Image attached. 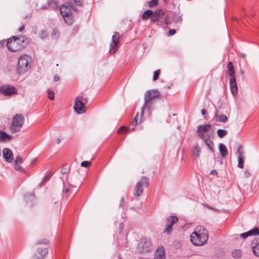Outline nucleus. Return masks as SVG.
Here are the masks:
<instances>
[{"label": "nucleus", "mask_w": 259, "mask_h": 259, "mask_svg": "<svg viewBox=\"0 0 259 259\" xmlns=\"http://www.w3.org/2000/svg\"><path fill=\"white\" fill-rule=\"evenodd\" d=\"M208 238L207 230L203 226H199L191 234L190 241L194 245L200 246L206 243Z\"/></svg>", "instance_id": "f257e3e1"}, {"label": "nucleus", "mask_w": 259, "mask_h": 259, "mask_svg": "<svg viewBox=\"0 0 259 259\" xmlns=\"http://www.w3.org/2000/svg\"><path fill=\"white\" fill-rule=\"evenodd\" d=\"M210 130H211V125L209 124L199 125L197 127V133L198 137L205 142L207 148L211 152L213 153V143L209 139L210 136L208 133Z\"/></svg>", "instance_id": "f03ea898"}, {"label": "nucleus", "mask_w": 259, "mask_h": 259, "mask_svg": "<svg viewBox=\"0 0 259 259\" xmlns=\"http://www.w3.org/2000/svg\"><path fill=\"white\" fill-rule=\"evenodd\" d=\"M24 44H27V39L23 38L21 40L19 37L12 36L7 40V46L10 51L17 52L24 48Z\"/></svg>", "instance_id": "7ed1b4c3"}, {"label": "nucleus", "mask_w": 259, "mask_h": 259, "mask_svg": "<svg viewBox=\"0 0 259 259\" xmlns=\"http://www.w3.org/2000/svg\"><path fill=\"white\" fill-rule=\"evenodd\" d=\"M30 58L26 55L21 56L18 61L16 71L19 75L26 73L30 68Z\"/></svg>", "instance_id": "20e7f679"}, {"label": "nucleus", "mask_w": 259, "mask_h": 259, "mask_svg": "<svg viewBox=\"0 0 259 259\" xmlns=\"http://www.w3.org/2000/svg\"><path fill=\"white\" fill-rule=\"evenodd\" d=\"M227 67L228 69L229 75L230 76L229 82L231 91L233 95L235 96L237 95L238 88L236 81L235 70L233 63L231 61H229L228 63Z\"/></svg>", "instance_id": "39448f33"}, {"label": "nucleus", "mask_w": 259, "mask_h": 259, "mask_svg": "<svg viewBox=\"0 0 259 259\" xmlns=\"http://www.w3.org/2000/svg\"><path fill=\"white\" fill-rule=\"evenodd\" d=\"M87 97L80 94L75 99L74 109L78 114L83 113L85 111V105L88 103Z\"/></svg>", "instance_id": "423d86ee"}, {"label": "nucleus", "mask_w": 259, "mask_h": 259, "mask_svg": "<svg viewBox=\"0 0 259 259\" xmlns=\"http://www.w3.org/2000/svg\"><path fill=\"white\" fill-rule=\"evenodd\" d=\"M149 185L148 178L143 177L136 185L135 188L134 196L139 197L142 194L143 188L147 187Z\"/></svg>", "instance_id": "0eeeda50"}, {"label": "nucleus", "mask_w": 259, "mask_h": 259, "mask_svg": "<svg viewBox=\"0 0 259 259\" xmlns=\"http://www.w3.org/2000/svg\"><path fill=\"white\" fill-rule=\"evenodd\" d=\"M138 250L142 253H146L152 250V244L151 241L146 238L141 239L138 245Z\"/></svg>", "instance_id": "6e6552de"}, {"label": "nucleus", "mask_w": 259, "mask_h": 259, "mask_svg": "<svg viewBox=\"0 0 259 259\" xmlns=\"http://www.w3.org/2000/svg\"><path fill=\"white\" fill-rule=\"evenodd\" d=\"M24 122V118L21 114H16L13 118L12 131L18 132L20 130Z\"/></svg>", "instance_id": "1a4fd4ad"}, {"label": "nucleus", "mask_w": 259, "mask_h": 259, "mask_svg": "<svg viewBox=\"0 0 259 259\" xmlns=\"http://www.w3.org/2000/svg\"><path fill=\"white\" fill-rule=\"evenodd\" d=\"M17 89L11 85H3L0 87V93L5 96H9L17 93Z\"/></svg>", "instance_id": "9d476101"}, {"label": "nucleus", "mask_w": 259, "mask_h": 259, "mask_svg": "<svg viewBox=\"0 0 259 259\" xmlns=\"http://www.w3.org/2000/svg\"><path fill=\"white\" fill-rule=\"evenodd\" d=\"M178 221V219L176 216H170L166 220L165 228L163 230V233H166L167 234H171L172 232V226Z\"/></svg>", "instance_id": "9b49d317"}, {"label": "nucleus", "mask_w": 259, "mask_h": 259, "mask_svg": "<svg viewBox=\"0 0 259 259\" xmlns=\"http://www.w3.org/2000/svg\"><path fill=\"white\" fill-rule=\"evenodd\" d=\"M159 96V92L157 90H152L151 91H148L145 93L144 96V104L143 107V109L145 108L148 102L154 98H157Z\"/></svg>", "instance_id": "f8f14e48"}, {"label": "nucleus", "mask_w": 259, "mask_h": 259, "mask_svg": "<svg viewBox=\"0 0 259 259\" xmlns=\"http://www.w3.org/2000/svg\"><path fill=\"white\" fill-rule=\"evenodd\" d=\"M119 42V34L115 32L112 36V42L110 44L109 53L111 54H114L117 51V46Z\"/></svg>", "instance_id": "ddd939ff"}, {"label": "nucleus", "mask_w": 259, "mask_h": 259, "mask_svg": "<svg viewBox=\"0 0 259 259\" xmlns=\"http://www.w3.org/2000/svg\"><path fill=\"white\" fill-rule=\"evenodd\" d=\"M60 13L62 15V17L64 18V21L66 23L69 25H70L72 23L71 20H69L68 22L67 21V19L65 18H69L71 17V15L70 14V10L68 9L66 6L61 5L60 7Z\"/></svg>", "instance_id": "4468645a"}, {"label": "nucleus", "mask_w": 259, "mask_h": 259, "mask_svg": "<svg viewBox=\"0 0 259 259\" xmlns=\"http://www.w3.org/2000/svg\"><path fill=\"white\" fill-rule=\"evenodd\" d=\"M3 157L6 161L8 162H11L13 160V154L12 151L8 148H4L3 149Z\"/></svg>", "instance_id": "2eb2a0df"}, {"label": "nucleus", "mask_w": 259, "mask_h": 259, "mask_svg": "<svg viewBox=\"0 0 259 259\" xmlns=\"http://www.w3.org/2000/svg\"><path fill=\"white\" fill-rule=\"evenodd\" d=\"M251 247L254 254L256 256H259V239H254L251 243Z\"/></svg>", "instance_id": "dca6fc26"}, {"label": "nucleus", "mask_w": 259, "mask_h": 259, "mask_svg": "<svg viewBox=\"0 0 259 259\" xmlns=\"http://www.w3.org/2000/svg\"><path fill=\"white\" fill-rule=\"evenodd\" d=\"M154 259H165V251L163 247H158L154 254Z\"/></svg>", "instance_id": "f3484780"}, {"label": "nucleus", "mask_w": 259, "mask_h": 259, "mask_svg": "<svg viewBox=\"0 0 259 259\" xmlns=\"http://www.w3.org/2000/svg\"><path fill=\"white\" fill-rule=\"evenodd\" d=\"M259 235V230L257 228H253L245 233L240 234V237L245 239L251 235Z\"/></svg>", "instance_id": "a211bd4d"}, {"label": "nucleus", "mask_w": 259, "mask_h": 259, "mask_svg": "<svg viewBox=\"0 0 259 259\" xmlns=\"http://www.w3.org/2000/svg\"><path fill=\"white\" fill-rule=\"evenodd\" d=\"M219 151L222 157H225L228 154V150L223 144H220L219 146Z\"/></svg>", "instance_id": "6ab92c4d"}, {"label": "nucleus", "mask_w": 259, "mask_h": 259, "mask_svg": "<svg viewBox=\"0 0 259 259\" xmlns=\"http://www.w3.org/2000/svg\"><path fill=\"white\" fill-rule=\"evenodd\" d=\"M12 139V137L8 135L5 132L0 131V141H6L7 140H10Z\"/></svg>", "instance_id": "aec40b11"}, {"label": "nucleus", "mask_w": 259, "mask_h": 259, "mask_svg": "<svg viewBox=\"0 0 259 259\" xmlns=\"http://www.w3.org/2000/svg\"><path fill=\"white\" fill-rule=\"evenodd\" d=\"M215 116H216V121L220 122H225L227 120V117L225 114L217 115V111H215Z\"/></svg>", "instance_id": "412c9836"}, {"label": "nucleus", "mask_w": 259, "mask_h": 259, "mask_svg": "<svg viewBox=\"0 0 259 259\" xmlns=\"http://www.w3.org/2000/svg\"><path fill=\"white\" fill-rule=\"evenodd\" d=\"M143 113H142L141 115H140L138 113H137L136 116L135 117L133 121L132 122V124L133 126H136L138 124V121H140V122H142V117Z\"/></svg>", "instance_id": "4be33fe9"}, {"label": "nucleus", "mask_w": 259, "mask_h": 259, "mask_svg": "<svg viewBox=\"0 0 259 259\" xmlns=\"http://www.w3.org/2000/svg\"><path fill=\"white\" fill-rule=\"evenodd\" d=\"M239 156H238V167L239 168H243V158L242 156V153L240 150H239L238 151Z\"/></svg>", "instance_id": "5701e85b"}, {"label": "nucleus", "mask_w": 259, "mask_h": 259, "mask_svg": "<svg viewBox=\"0 0 259 259\" xmlns=\"http://www.w3.org/2000/svg\"><path fill=\"white\" fill-rule=\"evenodd\" d=\"M48 5L53 9L58 8L59 7V4L56 0H48Z\"/></svg>", "instance_id": "b1692460"}, {"label": "nucleus", "mask_w": 259, "mask_h": 259, "mask_svg": "<svg viewBox=\"0 0 259 259\" xmlns=\"http://www.w3.org/2000/svg\"><path fill=\"white\" fill-rule=\"evenodd\" d=\"M192 152H193V155L195 157H199L200 153L201 152V149L197 145H196L193 147Z\"/></svg>", "instance_id": "393cba45"}, {"label": "nucleus", "mask_w": 259, "mask_h": 259, "mask_svg": "<svg viewBox=\"0 0 259 259\" xmlns=\"http://www.w3.org/2000/svg\"><path fill=\"white\" fill-rule=\"evenodd\" d=\"M153 11L151 10H148L144 12L142 16V19L144 20H146L150 18L151 15H152Z\"/></svg>", "instance_id": "a878e982"}, {"label": "nucleus", "mask_w": 259, "mask_h": 259, "mask_svg": "<svg viewBox=\"0 0 259 259\" xmlns=\"http://www.w3.org/2000/svg\"><path fill=\"white\" fill-rule=\"evenodd\" d=\"M217 134L219 137L223 138L228 134V132L225 130L219 129L217 131Z\"/></svg>", "instance_id": "bb28decb"}, {"label": "nucleus", "mask_w": 259, "mask_h": 259, "mask_svg": "<svg viewBox=\"0 0 259 259\" xmlns=\"http://www.w3.org/2000/svg\"><path fill=\"white\" fill-rule=\"evenodd\" d=\"M232 255L235 258H240L241 255V251L239 249H235L232 251Z\"/></svg>", "instance_id": "cd10ccee"}, {"label": "nucleus", "mask_w": 259, "mask_h": 259, "mask_svg": "<svg viewBox=\"0 0 259 259\" xmlns=\"http://www.w3.org/2000/svg\"><path fill=\"white\" fill-rule=\"evenodd\" d=\"M153 14L158 17L161 15H164V13L161 9L156 10L154 12H153Z\"/></svg>", "instance_id": "c85d7f7f"}, {"label": "nucleus", "mask_w": 259, "mask_h": 259, "mask_svg": "<svg viewBox=\"0 0 259 259\" xmlns=\"http://www.w3.org/2000/svg\"><path fill=\"white\" fill-rule=\"evenodd\" d=\"M160 73V70H157L154 72L153 77V79L154 81H155L157 79H158V78H159V76Z\"/></svg>", "instance_id": "c756f323"}, {"label": "nucleus", "mask_w": 259, "mask_h": 259, "mask_svg": "<svg viewBox=\"0 0 259 259\" xmlns=\"http://www.w3.org/2000/svg\"><path fill=\"white\" fill-rule=\"evenodd\" d=\"M158 5V0H151L149 2V7L150 8H153Z\"/></svg>", "instance_id": "7c9ffc66"}, {"label": "nucleus", "mask_w": 259, "mask_h": 259, "mask_svg": "<svg viewBox=\"0 0 259 259\" xmlns=\"http://www.w3.org/2000/svg\"><path fill=\"white\" fill-rule=\"evenodd\" d=\"M47 93L48 94V98L51 100H53L54 98V94L53 92H52L50 89H49L47 91Z\"/></svg>", "instance_id": "2f4dec72"}, {"label": "nucleus", "mask_w": 259, "mask_h": 259, "mask_svg": "<svg viewBox=\"0 0 259 259\" xmlns=\"http://www.w3.org/2000/svg\"><path fill=\"white\" fill-rule=\"evenodd\" d=\"M91 164V162L89 161H83L81 162V165L82 167H89Z\"/></svg>", "instance_id": "473e14b6"}, {"label": "nucleus", "mask_w": 259, "mask_h": 259, "mask_svg": "<svg viewBox=\"0 0 259 259\" xmlns=\"http://www.w3.org/2000/svg\"><path fill=\"white\" fill-rule=\"evenodd\" d=\"M14 168L17 171H22L23 170V168L18 163H15Z\"/></svg>", "instance_id": "72a5a7b5"}, {"label": "nucleus", "mask_w": 259, "mask_h": 259, "mask_svg": "<svg viewBox=\"0 0 259 259\" xmlns=\"http://www.w3.org/2000/svg\"><path fill=\"white\" fill-rule=\"evenodd\" d=\"M47 36V31H45V30H42L41 33L39 34V37L41 39H44V38H46Z\"/></svg>", "instance_id": "f704fd0d"}, {"label": "nucleus", "mask_w": 259, "mask_h": 259, "mask_svg": "<svg viewBox=\"0 0 259 259\" xmlns=\"http://www.w3.org/2000/svg\"><path fill=\"white\" fill-rule=\"evenodd\" d=\"M51 177V175H50V174H47V175H45L44 177V179H43L42 181L41 182V183L42 184L45 183L46 181H47L48 180H49L50 179Z\"/></svg>", "instance_id": "c9c22d12"}, {"label": "nucleus", "mask_w": 259, "mask_h": 259, "mask_svg": "<svg viewBox=\"0 0 259 259\" xmlns=\"http://www.w3.org/2000/svg\"><path fill=\"white\" fill-rule=\"evenodd\" d=\"M23 162V160L21 157L18 156L16 157L15 160V163H22Z\"/></svg>", "instance_id": "e433bc0d"}, {"label": "nucleus", "mask_w": 259, "mask_h": 259, "mask_svg": "<svg viewBox=\"0 0 259 259\" xmlns=\"http://www.w3.org/2000/svg\"><path fill=\"white\" fill-rule=\"evenodd\" d=\"M52 36L53 38H57L59 36V32L57 30H54L52 33Z\"/></svg>", "instance_id": "4c0bfd02"}, {"label": "nucleus", "mask_w": 259, "mask_h": 259, "mask_svg": "<svg viewBox=\"0 0 259 259\" xmlns=\"http://www.w3.org/2000/svg\"><path fill=\"white\" fill-rule=\"evenodd\" d=\"M127 130H128V129L127 128H126L125 127L121 126L118 130V133L120 134L122 133L126 132L127 131Z\"/></svg>", "instance_id": "58836bf2"}, {"label": "nucleus", "mask_w": 259, "mask_h": 259, "mask_svg": "<svg viewBox=\"0 0 259 259\" xmlns=\"http://www.w3.org/2000/svg\"><path fill=\"white\" fill-rule=\"evenodd\" d=\"M150 19L152 21L155 22L158 20V17L156 16L154 14L151 15Z\"/></svg>", "instance_id": "ea45409f"}, {"label": "nucleus", "mask_w": 259, "mask_h": 259, "mask_svg": "<svg viewBox=\"0 0 259 259\" xmlns=\"http://www.w3.org/2000/svg\"><path fill=\"white\" fill-rule=\"evenodd\" d=\"M176 33V30L175 29H169L168 32L169 36L174 35Z\"/></svg>", "instance_id": "a19ab883"}, {"label": "nucleus", "mask_w": 259, "mask_h": 259, "mask_svg": "<svg viewBox=\"0 0 259 259\" xmlns=\"http://www.w3.org/2000/svg\"><path fill=\"white\" fill-rule=\"evenodd\" d=\"M74 3L77 6H81V0H74Z\"/></svg>", "instance_id": "79ce46f5"}, {"label": "nucleus", "mask_w": 259, "mask_h": 259, "mask_svg": "<svg viewBox=\"0 0 259 259\" xmlns=\"http://www.w3.org/2000/svg\"><path fill=\"white\" fill-rule=\"evenodd\" d=\"M124 204V200L123 198H121L120 201L119 206L120 207H123Z\"/></svg>", "instance_id": "37998d69"}, {"label": "nucleus", "mask_w": 259, "mask_h": 259, "mask_svg": "<svg viewBox=\"0 0 259 259\" xmlns=\"http://www.w3.org/2000/svg\"><path fill=\"white\" fill-rule=\"evenodd\" d=\"M49 242V240H42V242H37V244H41V243H44V244H48Z\"/></svg>", "instance_id": "c03bdc74"}, {"label": "nucleus", "mask_w": 259, "mask_h": 259, "mask_svg": "<svg viewBox=\"0 0 259 259\" xmlns=\"http://www.w3.org/2000/svg\"><path fill=\"white\" fill-rule=\"evenodd\" d=\"M59 79V77L58 75L56 74L54 76V81H57Z\"/></svg>", "instance_id": "a18cd8bd"}, {"label": "nucleus", "mask_w": 259, "mask_h": 259, "mask_svg": "<svg viewBox=\"0 0 259 259\" xmlns=\"http://www.w3.org/2000/svg\"><path fill=\"white\" fill-rule=\"evenodd\" d=\"M201 114L203 116H205L206 113V110L204 109H202L201 111Z\"/></svg>", "instance_id": "49530a36"}, {"label": "nucleus", "mask_w": 259, "mask_h": 259, "mask_svg": "<svg viewBox=\"0 0 259 259\" xmlns=\"http://www.w3.org/2000/svg\"><path fill=\"white\" fill-rule=\"evenodd\" d=\"M218 174V172L216 170H212L211 171H210V174H212V175H217Z\"/></svg>", "instance_id": "de8ad7c7"}, {"label": "nucleus", "mask_w": 259, "mask_h": 259, "mask_svg": "<svg viewBox=\"0 0 259 259\" xmlns=\"http://www.w3.org/2000/svg\"><path fill=\"white\" fill-rule=\"evenodd\" d=\"M24 28L25 26L24 25H22V26L19 28V31L20 32H22L24 29Z\"/></svg>", "instance_id": "09e8293b"}, {"label": "nucleus", "mask_w": 259, "mask_h": 259, "mask_svg": "<svg viewBox=\"0 0 259 259\" xmlns=\"http://www.w3.org/2000/svg\"><path fill=\"white\" fill-rule=\"evenodd\" d=\"M39 257H40V256L38 253H36L34 256L33 259H39Z\"/></svg>", "instance_id": "8fccbe9b"}, {"label": "nucleus", "mask_w": 259, "mask_h": 259, "mask_svg": "<svg viewBox=\"0 0 259 259\" xmlns=\"http://www.w3.org/2000/svg\"><path fill=\"white\" fill-rule=\"evenodd\" d=\"M5 43L6 41L5 40L0 41V47H2Z\"/></svg>", "instance_id": "3c124183"}, {"label": "nucleus", "mask_w": 259, "mask_h": 259, "mask_svg": "<svg viewBox=\"0 0 259 259\" xmlns=\"http://www.w3.org/2000/svg\"><path fill=\"white\" fill-rule=\"evenodd\" d=\"M123 228V225L122 223H120V225H119V229H120V231H121L122 229Z\"/></svg>", "instance_id": "603ef678"}, {"label": "nucleus", "mask_w": 259, "mask_h": 259, "mask_svg": "<svg viewBox=\"0 0 259 259\" xmlns=\"http://www.w3.org/2000/svg\"><path fill=\"white\" fill-rule=\"evenodd\" d=\"M63 193H67L68 192H69L68 188H67L63 189Z\"/></svg>", "instance_id": "864d4df0"}, {"label": "nucleus", "mask_w": 259, "mask_h": 259, "mask_svg": "<svg viewBox=\"0 0 259 259\" xmlns=\"http://www.w3.org/2000/svg\"><path fill=\"white\" fill-rule=\"evenodd\" d=\"M60 142H61V139L59 138L57 139V141H56L57 144H59L60 143Z\"/></svg>", "instance_id": "5fc2aeb1"}, {"label": "nucleus", "mask_w": 259, "mask_h": 259, "mask_svg": "<svg viewBox=\"0 0 259 259\" xmlns=\"http://www.w3.org/2000/svg\"><path fill=\"white\" fill-rule=\"evenodd\" d=\"M206 206H207L208 208H209V209H212V207L208 206L207 205H206Z\"/></svg>", "instance_id": "6e6d98bb"}, {"label": "nucleus", "mask_w": 259, "mask_h": 259, "mask_svg": "<svg viewBox=\"0 0 259 259\" xmlns=\"http://www.w3.org/2000/svg\"><path fill=\"white\" fill-rule=\"evenodd\" d=\"M46 6H44L42 8V9H46Z\"/></svg>", "instance_id": "4d7b16f0"}, {"label": "nucleus", "mask_w": 259, "mask_h": 259, "mask_svg": "<svg viewBox=\"0 0 259 259\" xmlns=\"http://www.w3.org/2000/svg\"><path fill=\"white\" fill-rule=\"evenodd\" d=\"M134 129H135V128H134V127H133V128H132L131 129V130H132V131H134Z\"/></svg>", "instance_id": "13d9d810"}, {"label": "nucleus", "mask_w": 259, "mask_h": 259, "mask_svg": "<svg viewBox=\"0 0 259 259\" xmlns=\"http://www.w3.org/2000/svg\"><path fill=\"white\" fill-rule=\"evenodd\" d=\"M243 56L245 57V54H243Z\"/></svg>", "instance_id": "bf43d9fd"}, {"label": "nucleus", "mask_w": 259, "mask_h": 259, "mask_svg": "<svg viewBox=\"0 0 259 259\" xmlns=\"http://www.w3.org/2000/svg\"><path fill=\"white\" fill-rule=\"evenodd\" d=\"M63 172L65 173V170H63Z\"/></svg>", "instance_id": "052dcab7"}, {"label": "nucleus", "mask_w": 259, "mask_h": 259, "mask_svg": "<svg viewBox=\"0 0 259 259\" xmlns=\"http://www.w3.org/2000/svg\"><path fill=\"white\" fill-rule=\"evenodd\" d=\"M63 172L65 173V170H63Z\"/></svg>", "instance_id": "680f3d73"}, {"label": "nucleus", "mask_w": 259, "mask_h": 259, "mask_svg": "<svg viewBox=\"0 0 259 259\" xmlns=\"http://www.w3.org/2000/svg\"><path fill=\"white\" fill-rule=\"evenodd\" d=\"M119 259H122L121 258H120Z\"/></svg>", "instance_id": "e2e57ef3"}]
</instances>
